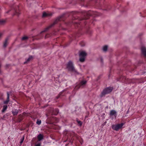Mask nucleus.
Masks as SVG:
<instances>
[{
  "mask_svg": "<svg viewBox=\"0 0 146 146\" xmlns=\"http://www.w3.org/2000/svg\"><path fill=\"white\" fill-rule=\"evenodd\" d=\"M10 11V10H9V11H8L6 12V13H8V12H9Z\"/></svg>",
  "mask_w": 146,
  "mask_h": 146,
  "instance_id": "obj_30",
  "label": "nucleus"
},
{
  "mask_svg": "<svg viewBox=\"0 0 146 146\" xmlns=\"http://www.w3.org/2000/svg\"><path fill=\"white\" fill-rule=\"evenodd\" d=\"M87 81L86 80H82L80 83L77 85L75 87V90H78L82 86H84L86 83Z\"/></svg>",
  "mask_w": 146,
  "mask_h": 146,
  "instance_id": "obj_6",
  "label": "nucleus"
},
{
  "mask_svg": "<svg viewBox=\"0 0 146 146\" xmlns=\"http://www.w3.org/2000/svg\"><path fill=\"white\" fill-rule=\"evenodd\" d=\"M66 68L68 71L78 74L77 70L75 69L72 62L69 61L66 64Z\"/></svg>",
  "mask_w": 146,
  "mask_h": 146,
  "instance_id": "obj_1",
  "label": "nucleus"
},
{
  "mask_svg": "<svg viewBox=\"0 0 146 146\" xmlns=\"http://www.w3.org/2000/svg\"><path fill=\"white\" fill-rule=\"evenodd\" d=\"M87 16H90L92 15V14L91 13V11H89L86 13V14Z\"/></svg>",
  "mask_w": 146,
  "mask_h": 146,
  "instance_id": "obj_19",
  "label": "nucleus"
},
{
  "mask_svg": "<svg viewBox=\"0 0 146 146\" xmlns=\"http://www.w3.org/2000/svg\"><path fill=\"white\" fill-rule=\"evenodd\" d=\"M84 45H82L81 46H84Z\"/></svg>",
  "mask_w": 146,
  "mask_h": 146,
  "instance_id": "obj_34",
  "label": "nucleus"
},
{
  "mask_svg": "<svg viewBox=\"0 0 146 146\" xmlns=\"http://www.w3.org/2000/svg\"><path fill=\"white\" fill-rule=\"evenodd\" d=\"M19 111H20V110H17V109H13L12 110V112L13 115H16L18 113Z\"/></svg>",
  "mask_w": 146,
  "mask_h": 146,
  "instance_id": "obj_7",
  "label": "nucleus"
},
{
  "mask_svg": "<svg viewBox=\"0 0 146 146\" xmlns=\"http://www.w3.org/2000/svg\"><path fill=\"white\" fill-rule=\"evenodd\" d=\"M24 136H23V137H22V138L21 139V141H20V143L21 144L23 143V141L24 140Z\"/></svg>",
  "mask_w": 146,
  "mask_h": 146,
  "instance_id": "obj_22",
  "label": "nucleus"
},
{
  "mask_svg": "<svg viewBox=\"0 0 146 146\" xmlns=\"http://www.w3.org/2000/svg\"><path fill=\"white\" fill-rule=\"evenodd\" d=\"M41 123V121L40 120H39L38 119H37L36 121V123L38 125H40Z\"/></svg>",
  "mask_w": 146,
  "mask_h": 146,
  "instance_id": "obj_23",
  "label": "nucleus"
},
{
  "mask_svg": "<svg viewBox=\"0 0 146 146\" xmlns=\"http://www.w3.org/2000/svg\"><path fill=\"white\" fill-rule=\"evenodd\" d=\"M22 120V119H19V122H21V121Z\"/></svg>",
  "mask_w": 146,
  "mask_h": 146,
  "instance_id": "obj_28",
  "label": "nucleus"
},
{
  "mask_svg": "<svg viewBox=\"0 0 146 146\" xmlns=\"http://www.w3.org/2000/svg\"><path fill=\"white\" fill-rule=\"evenodd\" d=\"M55 111H56V112L57 113H58L59 112V111L58 109H55Z\"/></svg>",
  "mask_w": 146,
  "mask_h": 146,
  "instance_id": "obj_26",
  "label": "nucleus"
},
{
  "mask_svg": "<svg viewBox=\"0 0 146 146\" xmlns=\"http://www.w3.org/2000/svg\"><path fill=\"white\" fill-rule=\"evenodd\" d=\"M76 121L80 125V126H81L82 124V122L80 121L78 119H77Z\"/></svg>",
  "mask_w": 146,
  "mask_h": 146,
  "instance_id": "obj_18",
  "label": "nucleus"
},
{
  "mask_svg": "<svg viewBox=\"0 0 146 146\" xmlns=\"http://www.w3.org/2000/svg\"><path fill=\"white\" fill-rule=\"evenodd\" d=\"M112 89L113 88L110 87H108L105 89L102 92L100 96L102 97L106 94H109L111 92Z\"/></svg>",
  "mask_w": 146,
  "mask_h": 146,
  "instance_id": "obj_3",
  "label": "nucleus"
},
{
  "mask_svg": "<svg viewBox=\"0 0 146 146\" xmlns=\"http://www.w3.org/2000/svg\"><path fill=\"white\" fill-rule=\"evenodd\" d=\"M2 107V105L1 104H0V109Z\"/></svg>",
  "mask_w": 146,
  "mask_h": 146,
  "instance_id": "obj_27",
  "label": "nucleus"
},
{
  "mask_svg": "<svg viewBox=\"0 0 146 146\" xmlns=\"http://www.w3.org/2000/svg\"><path fill=\"white\" fill-rule=\"evenodd\" d=\"M2 34L1 33H0V37L2 36Z\"/></svg>",
  "mask_w": 146,
  "mask_h": 146,
  "instance_id": "obj_29",
  "label": "nucleus"
},
{
  "mask_svg": "<svg viewBox=\"0 0 146 146\" xmlns=\"http://www.w3.org/2000/svg\"><path fill=\"white\" fill-rule=\"evenodd\" d=\"M7 108V105H4L3 106V110H2V112H4L6 110Z\"/></svg>",
  "mask_w": 146,
  "mask_h": 146,
  "instance_id": "obj_16",
  "label": "nucleus"
},
{
  "mask_svg": "<svg viewBox=\"0 0 146 146\" xmlns=\"http://www.w3.org/2000/svg\"><path fill=\"white\" fill-rule=\"evenodd\" d=\"M35 146H40V143H38L35 145Z\"/></svg>",
  "mask_w": 146,
  "mask_h": 146,
  "instance_id": "obj_25",
  "label": "nucleus"
},
{
  "mask_svg": "<svg viewBox=\"0 0 146 146\" xmlns=\"http://www.w3.org/2000/svg\"><path fill=\"white\" fill-rule=\"evenodd\" d=\"M108 49V46L105 45L103 47V50L104 51H106Z\"/></svg>",
  "mask_w": 146,
  "mask_h": 146,
  "instance_id": "obj_17",
  "label": "nucleus"
},
{
  "mask_svg": "<svg viewBox=\"0 0 146 146\" xmlns=\"http://www.w3.org/2000/svg\"><path fill=\"white\" fill-rule=\"evenodd\" d=\"M8 39L6 38L4 43L3 46L4 47H6L8 44Z\"/></svg>",
  "mask_w": 146,
  "mask_h": 146,
  "instance_id": "obj_15",
  "label": "nucleus"
},
{
  "mask_svg": "<svg viewBox=\"0 0 146 146\" xmlns=\"http://www.w3.org/2000/svg\"><path fill=\"white\" fill-rule=\"evenodd\" d=\"M59 98V96H58L56 97V98L57 99H58Z\"/></svg>",
  "mask_w": 146,
  "mask_h": 146,
  "instance_id": "obj_31",
  "label": "nucleus"
},
{
  "mask_svg": "<svg viewBox=\"0 0 146 146\" xmlns=\"http://www.w3.org/2000/svg\"><path fill=\"white\" fill-rule=\"evenodd\" d=\"M87 54L85 51H81L79 52V60L81 62H83L85 61L86 57Z\"/></svg>",
  "mask_w": 146,
  "mask_h": 146,
  "instance_id": "obj_2",
  "label": "nucleus"
},
{
  "mask_svg": "<svg viewBox=\"0 0 146 146\" xmlns=\"http://www.w3.org/2000/svg\"><path fill=\"white\" fill-rule=\"evenodd\" d=\"M7 100H6V101H5L4 102V103L5 104H7L9 101V92H7Z\"/></svg>",
  "mask_w": 146,
  "mask_h": 146,
  "instance_id": "obj_11",
  "label": "nucleus"
},
{
  "mask_svg": "<svg viewBox=\"0 0 146 146\" xmlns=\"http://www.w3.org/2000/svg\"><path fill=\"white\" fill-rule=\"evenodd\" d=\"M124 78L125 79V81L128 83L134 82L135 79H130L128 78L126 79L125 77H124Z\"/></svg>",
  "mask_w": 146,
  "mask_h": 146,
  "instance_id": "obj_10",
  "label": "nucleus"
},
{
  "mask_svg": "<svg viewBox=\"0 0 146 146\" xmlns=\"http://www.w3.org/2000/svg\"><path fill=\"white\" fill-rule=\"evenodd\" d=\"M52 15V14L51 13H46L45 12H44L43 13L42 16L43 17H45L46 16H50Z\"/></svg>",
  "mask_w": 146,
  "mask_h": 146,
  "instance_id": "obj_13",
  "label": "nucleus"
},
{
  "mask_svg": "<svg viewBox=\"0 0 146 146\" xmlns=\"http://www.w3.org/2000/svg\"><path fill=\"white\" fill-rule=\"evenodd\" d=\"M61 18V17H58L55 20V21H54V22L53 23L51 24V25H50V26H49L47 28L45 29V30L44 31H41L40 33H42L44 32H45L47 30H48V29H49V28L52 27L53 26H54L55 24H56L57 22L59 21L60 20V18Z\"/></svg>",
  "mask_w": 146,
  "mask_h": 146,
  "instance_id": "obj_4",
  "label": "nucleus"
},
{
  "mask_svg": "<svg viewBox=\"0 0 146 146\" xmlns=\"http://www.w3.org/2000/svg\"><path fill=\"white\" fill-rule=\"evenodd\" d=\"M110 115L111 116L113 115L115 117L117 116V112L115 110H112L110 111Z\"/></svg>",
  "mask_w": 146,
  "mask_h": 146,
  "instance_id": "obj_9",
  "label": "nucleus"
},
{
  "mask_svg": "<svg viewBox=\"0 0 146 146\" xmlns=\"http://www.w3.org/2000/svg\"><path fill=\"white\" fill-rule=\"evenodd\" d=\"M20 14V13H19V12H17V11H16V14H15L16 15L18 16Z\"/></svg>",
  "mask_w": 146,
  "mask_h": 146,
  "instance_id": "obj_24",
  "label": "nucleus"
},
{
  "mask_svg": "<svg viewBox=\"0 0 146 146\" xmlns=\"http://www.w3.org/2000/svg\"><path fill=\"white\" fill-rule=\"evenodd\" d=\"M141 51L142 54L146 57V48L144 46H142L141 48Z\"/></svg>",
  "mask_w": 146,
  "mask_h": 146,
  "instance_id": "obj_8",
  "label": "nucleus"
},
{
  "mask_svg": "<svg viewBox=\"0 0 146 146\" xmlns=\"http://www.w3.org/2000/svg\"><path fill=\"white\" fill-rule=\"evenodd\" d=\"M88 19V17H86L85 19Z\"/></svg>",
  "mask_w": 146,
  "mask_h": 146,
  "instance_id": "obj_32",
  "label": "nucleus"
},
{
  "mask_svg": "<svg viewBox=\"0 0 146 146\" xmlns=\"http://www.w3.org/2000/svg\"><path fill=\"white\" fill-rule=\"evenodd\" d=\"M53 114H54L55 115H56V114H54V113H53Z\"/></svg>",
  "mask_w": 146,
  "mask_h": 146,
  "instance_id": "obj_33",
  "label": "nucleus"
},
{
  "mask_svg": "<svg viewBox=\"0 0 146 146\" xmlns=\"http://www.w3.org/2000/svg\"><path fill=\"white\" fill-rule=\"evenodd\" d=\"M37 138L39 141L42 140L43 139V135L41 134H39L37 136Z\"/></svg>",
  "mask_w": 146,
  "mask_h": 146,
  "instance_id": "obj_12",
  "label": "nucleus"
},
{
  "mask_svg": "<svg viewBox=\"0 0 146 146\" xmlns=\"http://www.w3.org/2000/svg\"><path fill=\"white\" fill-rule=\"evenodd\" d=\"M28 38L27 36H24L22 38V40H26L28 39Z\"/></svg>",
  "mask_w": 146,
  "mask_h": 146,
  "instance_id": "obj_21",
  "label": "nucleus"
},
{
  "mask_svg": "<svg viewBox=\"0 0 146 146\" xmlns=\"http://www.w3.org/2000/svg\"><path fill=\"white\" fill-rule=\"evenodd\" d=\"M5 22V21L3 20H0V24L2 25Z\"/></svg>",
  "mask_w": 146,
  "mask_h": 146,
  "instance_id": "obj_20",
  "label": "nucleus"
},
{
  "mask_svg": "<svg viewBox=\"0 0 146 146\" xmlns=\"http://www.w3.org/2000/svg\"><path fill=\"white\" fill-rule=\"evenodd\" d=\"M33 57L32 56H29L28 59L26 60L25 62H24V64H25L28 62H29L31 60L33 59Z\"/></svg>",
  "mask_w": 146,
  "mask_h": 146,
  "instance_id": "obj_14",
  "label": "nucleus"
},
{
  "mask_svg": "<svg viewBox=\"0 0 146 146\" xmlns=\"http://www.w3.org/2000/svg\"><path fill=\"white\" fill-rule=\"evenodd\" d=\"M124 124L123 123H121V124H118L117 125H113L111 126V128L113 130L118 131Z\"/></svg>",
  "mask_w": 146,
  "mask_h": 146,
  "instance_id": "obj_5",
  "label": "nucleus"
}]
</instances>
